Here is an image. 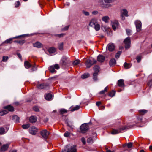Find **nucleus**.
<instances>
[{
	"label": "nucleus",
	"mask_w": 152,
	"mask_h": 152,
	"mask_svg": "<svg viewBox=\"0 0 152 152\" xmlns=\"http://www.w3.org/2000/svg\"><path fill=\"white\" fill-rule=\"evenodd\" d=\"M132 143L131 142H129L127 144H126L124 145V147H125L127 146V147L129 148L132 147Z\"/></svg>",
	"instance_id": "38"
},
{
	"label": "nucleus",
	"mask_w": 152,
	"mask_h": 152,
	"mask_svg": "<svg viewBox=\"0 0 152 152\" xmlns=\"http://www.w3.org/2000/svg\"><path fill=\"white\" fill-rule=\"evenodd\" d=\"M80 60H76L74 61L73 62V64L74 65H77L79 63Z\"/></svg>",
	"instance_id": "49"
},
{
	"label": "nucleus",
	"mask_w": 152,
	"mask_h": 152,
	"mask_svg": "<svg viewBox=\"0 0 152 152\" xmlns=\"http://www.w3.org/2000/svg\"><path fill=\"white\" fill-rule=\"evenodd\" d=\"M40 134L43 138L46 139L48 138L50 132L44 129L41 131Z\"/></svg>",
	"instance_id": "6"
},
{
	"label": "nucleus",
	"mask_w": 152,
	"mask_h": 152,
	"mask_svg": "<svg viewBox=\"0 0 152 152\" xmlns=\"http://www.w3.org/2000/svg\"><path fill=\"white\" fill-rule=\"evenodd\" d=\"M124 43L125 44V47L126 49L129 48L130 45V39L129 37L126 38L124 41Z\"/></svg>",
	"instance_id": "9"
},
{
	"label": "nucleus",
	"mask_w": 152,
	"mask_h": 152,
	"mask_svg": "<svg viewBox=\"0 0 152 152\" xmlns=\"http://www.w3.org/2000/svg\"><path fill=\"white\" fill-rule=\"evenodd\" d=\"M6 133L4 128L1 127L0 128V135H2Z\"/></svg>",
	"instance_id": "41"
},
{
	"label": "nucleus",
	"mask_w": 152,
	"mask_h": 152,
	"mask_svg": "<svg viewBox=\"0 0 152 152\" xmlns=\"http://www.w3.org/2000/svg\"><path fill=\"white\" fill-rule=\"evenodd\" d=\"M87 142L88 143H92L93 142V140L92 138L91 137H89L87 140Z\"/></svg>",
	"instance_id": "45"
},
{
	"label": "nucleus",
	"mask_w": 152,
	"mask_h": 152,
	"mask_svg": "<svg viewBox=\"0 0 152 152\" xmlns=\"http://www.w3.org/2000/svg\"><path fill=\"white\" fill-rule=\"evenodd\" d=\"M124 15L121 14V18L122 20H124L125 19V17Z\"/></svg>",
	"instance_id": "61"
},
{
	"label": "nucleus",
	"mask_w": 152,
	"mask_h": 152,
	"mask_svg": "<svg viewBox=\"0 0 152 152\" xmlns=\"http://www.w3.org/2000/svg\"><path fill=\"white\" fill-rule=\"evenodd\" d=\"M100 5H101L104 8H108L110 7V4H103L104 3L103 1H99V2Z\"/></svg>",
	"instance_id": "20"
},
{
	"label": "nucleus",
	"mask_w": 152,
	"mask_h": 152,
	"mask_svg": "<svg viewBox=\"0 0 152 152\" xmlns=\"http://www.w3.org/2000/svg\"><path fill=\"white\" fill-rule=\"evenodd\" d=\"M8 113V111L7 110H4L1 112H0V115L1 116H3L7 113Z\"/></svg>",
	"instance_id": "40"
},
{
	"label": "nucleus",
	"mask_w": 152,
	"mask_h": 152,
	"mask_svg": "<svg viewBox=\"0 0 152 152\" xmlns=\"http://www.w3.org/2000/svg\"><path fill=\"white\" fill-rule=\"evenodd\" d=\"M64 135L66 137H69L70 136V133L68 132H66L64 134Z\"/></svg>",
	"instance_id": "52"
},
{
	"label": "nucleus",
	"mask_w": 152,
	"mask_h": 152,
	"mask_svg": "<svg viewBox=\"0 0 152 152\" xmlns=\"http://www.w3.org/2000/svg\"><path fill=\"white\" fill-rule=\"evenodd\" d=\"M96 105L97 106H99L101 104V102H98L96 103Z\"/></svg>",
	"instance_id": "64"
},
{
	"label": "nucleus",
	"mask_w": 152,
	"mask_h": 152,
	"mask_svg": "<svg viewBox=\"0 0 152 152\" xmlns=\"http://www.w3.org/2000/svg\"><path fill=\"white\" fill-rule=\"evenodd\" d=\"M93 27L95 28L96 30L97 31H99L100 29V26L99 24L98 23L97 24H96L95 26Z\"/></svg>",
	"instance_id": "39"
},
{
	"label": "nucleus",
	"mask_w": 152,
	"mask_h": 152,
	"mask_svg": "<svg viewBox=\"0 0 152 152\" xmlns=\"http://www.w3.org/2000/svg\"><path fill=\"white\" fill-rule=\"evenodd\" d=\"M98 23L97 20L95 18H93L91 20L89 23V25L91 27H94L95 26L96 24Z\"/></svg>",
	"instance_id": "14"
},
{
	"label": "nucleus",
	"mask_w": 152,
	"mask_h": 152,
	"mask_svg": "<svg viewBox=\"0 0 152 152\" xmlns=\"http://www.w3.org/2000/svg\"><path fill=\"white\" fill-rule=\"evenodd\" d=\"M108 88V86H106L104 90H102L100 91L99 94H105L106 92H107V91Z\"/></svg>",
	"instance_id": "30"
},
{
	"label": "nucleus",
	"mask_w": 152,
	"mask_h": 152,
	"mask_svg": "<svg viewBox=\"0 0 152 152\" xmlns=\"http://www.w3.org/2000/svg\"><path fill=\"white\" fill-rule=\"evenodd\" d=\"M126 129V127H125L119 128L118 129H112L111 133L112 134H116L121 132L122 130H124Z\"/></svg>",
	"instance_id": "7"
},
{
	"label": "nucleus",
	"mask_w": 152,
	"mask_h": 152,
	"mask_svg": "<svg viewBox=\"0 0 152 152\" xmlns=\"http://www.w3.org/2000/svg\"><path fill=\"white\" fill-rule=\"evenodd\" d=\"M80 108V105H76L75 107L72 106L70 108V110L71 111H74L79 109Z\"/></svg>",
	"instance_id": "23"
},
{
	"label": "nucleus",
	"mask_w": 152,
	"mask_h": 152,
	"mask_svg": "<svg viewBox=\"0 0 152 152\" xmlns=\"http://www.w3.org/2000/svg\"><path fill=\"white\" fill-rule=\"evenodd\" d=\"M33 46L34 47L40 48L42 47V44L39 42H36L35 43L33 44Z\"/></svg>",
	"instance_id": "18"
},
{
	"label": "nucleus",
	"mask_w": 152,
	"mask_h": 152,
	"mask_svg": "<svg viewBox=\"0 0 152 152\" xmlns=\"http://www.w3.org/2000/svg\"><path fill=\"white\" fill-rule=\"evenodd\" d=\"M9 146V144H6L3 145L1 148L0 150L1 151H4L6 150Z\"/></svg>",
	"instance_id": "21"
},
{
	"label": "nucleus",
	"mask_w": 152,
	"mask_h": 152,
	"mask_svg": "<svg viewBox=\"0 0 152 152\" xmlns=\"http://www.w3.org/2000/svg\"><path fill=\"white\" fill-rule=\"evenodd\" d=\"M111 25L113 29L115 31L118 27L119 23L117 20H114L111 22Z\"/></svg>",
	"instance_id": "12"
},
{
	"label": "nucleus",
	"mask_w": 152,
	"mask_h": 152,
	"mask_svg": "<svg viewBox=\"0 0 152 152\" xmlns=\"http://www.w3.org/2000/svg\"><path fill=\"white\" fill-rule=\"evenodd\" d=\"M83 14L86 16H88L89 15V13L87 12L83 11Z\"/></svg>",
	"instance_id": "59"
},
{
	"label": "nucleus",
	"mask_w": 152,
	"mask_h": 152,
	"mask_svg": "<svg viewBox=\"0 0 152 152\" xmlns=\"http://www.w3.org/2000/svg\"><path fill=\"white\" fill-rule=\"evenodd\" d=\"M102 20L104 22L107 23L109 21L110 18L108 16H104L102 17Z\"/></svg>",
	"instance_id": "28"
},
{
	"label": "nucleus",
	"mask_w": 152,
	"mask_h": 152,
	"mask_svg": "<svg viewBox=\"0 0 152 152\" xmlns=\"http://www.w3.org/2000/svg\"><path fill=\"white\" fill-rule=\"evenodd\" d=\"M69 59L65 56H63L61 60V63L62 64L65 65L69 63Z\"/></svg>",
	"instance_id": "11"
},
{
	"label": "nucleus",
	"mask_w": 152,
	"mask_h": 152,
	"mask_svg": "<svg viewBox=\"0 0 152 152\" xmlns=\"http://www.w3.org/2000/svg\"><path fill=\"white\" fill-rule=\"evenodd\" d=\"M104 56L99 55L98 56L97 59L99 62H102L104 61Z\"/></svg>",
	"instance_id": "19"
},
{
	"label": "nucleus",
	"mask_w": 152,
	"mask_h": 152,
	"mask_svg": "<svg viewBox=\"0 0 152 152\" xmlns=\"http://www.w3.org/2000/svg\"><path fill=\"white\" fill-rule=\"evenodd\" d=\"M81 141L83 144L85 145L86 144V139L84 137H82L81 139Z\"/></svg>",
	"instance_id": "54"
},
{
	"label": "nucleus",
	"mask_w": 152,
	"mask_h": 152,
	"mask_svg": "<svg viewBox=\"0 0 152 152\" xmlns=\"http://www.w3.org/2000/svg\"><path fill=\"white\" fill-rule=\"evenodd\" d=\"M64 150L66 152H77L75 145L70 146V145H67L64 147Z\"/></svg>",
	"instance_id": "1"
},
{
	"label": "nucleus",
	"mask_w": 152,
	"mask_h": 152,
	"mask_svg": "<svg viewBox=\"0 0 152 152\" xmlns=\"http://www.w3.org/2000/svg\"><path fill=\"white\" fill-rule=\"evenodd\" d=\"M20 4V2L19 1H18L15 3V6L16 7H17L19 6Z\"/></svg>",
	"instance_id": "53"
},
{
	"label": "nucleus",
	"mask_w": 152,
	"mask_h": 152,
	"mask_svg": "<svg viewBox=\"0 0 152 152\" xmlns=\"http://www.w3.org/2000/svg\"><path fill=\"white\" fill-rule=\"evenodd\" d=\"M8 57L7 56H3V59L2 60V61L6 62L8 59Z\"/></svg>",
	"instance_id": "47"
},
{
	"label": "nucleus",
	"mask_w": 152,
	"mask_h": 152,
	"mask_svg": "<svg viewBox=\"0 0 152 152\" xmlns=\"http://www.w3.org/2000/svg\"><path fill=\"white\" fill-rule=\"evenodd\" d=\"M115 91L113 90L109 93L108 95L109 96L113 97L115 96Z\"/></svg>",
	"instance_id": "37"
},
{
	"label": "nucleus",
	"mask_w": 152,
	"mask_h": 152,
	"mask_svg": "<svg viewBox=\"0 0 152 152\" xmlns=\"http://www.w3.org/2000/svg\"><path fill=\"white\" fill-rule=\"evenodd\" d=\"M45 99L47 100H50L52 99V95L50 93H48L45 95Z\"/></svg>",
	"instance_id": "22"
},
{
	"label": "nucleus",
	"mask_w": 152,
	"mask_h": 152,
	"mask_svg": "<svg viewBox=\"0 0 152 152\" xmlns=\"http://www.w3.org/2000/svg\"><path fill=\"white\" fill-rule=\"evenodd\" d=\"M96 61L94 59H87L85 63L87 68H89L94 64L96 63Z\"/></svg>",
	"instance_id": "2"
},
{
	"label": "nucleus",
	"mask_w": 152,
	"mask_h": 152,
	"mask_svg": "<svg viewBox=\"0 0 152 152\" xmlns=\"http://www.w3.org/2000/svg\"><path fill=\"white\" fill-rule=\"evenodd\" d=\"M17 55L18 57L20 58V59L21 60H22V56L21 54L19 53H18L17 54Z\"/></svg>",
	"instance_id": "63"
},
{
	"label": "nucleus",
	"mask_w": 152,
	"mask_h": 152,
	"mask_svg": "<svg viewBox=\"0 0 152 152\" xmlns=\"http://www.w3.org/2000/svg\"><path fill=\"white\" fill-rule=\"evenodd\" d=\"M121 14L124 15L126 17H128V11L126 10L125 9H123L121 10Z\"/></svg>",
	"instance_id": "24"
},
{
	"label": "nucleus",
	"mask_w": 152,
	"mask_h": 152,
	"mask_svg": "<svg viewBox=\"0 0 152 152\" xmlns=\"http://www.w3.org/2000/svg\"><path fill=\"white\" fill-rule=\"evenodd\" d=\"M56 51V49L54 48H50L48 50V51L50 53H53Z\"/></svg>",
	"instance_id": "31"
},
{
	"label": "nucleus",
	"mask_w": 152,
	"mask_h": 152,
	"mask_svg": "<svg viewBox=\"0 0 152 152\" xmlns=\"http://www.w3.org/2000/svg\"><path fill=\"white\" fill-rule=\"evenodd\" d=\"M148 85L150 87H152V80H150L148 82Z\"/></svg>",
	"instance_id": "55"
},
{
	"label": "nucleus",
	"mask_w": 152,
	"mask_h": 152,
	"mask_svg": "<svg viewBox=\"0 0 152 152\" xmlns=\"http://www.w3.org/2000/svg\"><path fill=\"white\" fill-rule=\"evenodd\" d=\"M38 87L39 89H45L46 88V86L44 84H41L38 86Z\"/></svg>",
	"instance_id": "36"
},
{
	"label": "nucleus",
	"mask_w": 152,
	"mask_h": 152,
	"mask_svg": "<svg viewBox=\"0 0 152 152\" xmlns=\"http://www.w3.org/2000/svg\"><path fill=\"white\" fill-rule=\"evenodd\" d=\"M88 124L85 123L82 124L80 126V130L82 133H84L88 129Z\"/></svg>",
	"instance_id": "4"
},
{
	"label": "nucleus",
	"mask_w": 152,
	"mask_h": 152,
	"mask_svg": "<svg viewBox=\"0 0 152 152\" xmlns=\"http://www.w3.org/2000/svg\"><path fill=\"white\" fill-rule=\"evenodd\" d=\"M37 121V118L35 116H31L29 118V121L31 123H35Z\"/></svg>",
	"instance_id": "27"
},
{
	"label": "nucleus",
	"mask_w": 152,
	"mask_h": 152,
	"mask_svg": "<svg viewBox=\"0 0 152 152\" xmlns=\"http://www.w3.org/2000/svg\"><path fill=\"white\" fill-rule=\"evenodd\" d=\"M24 36V35H22L19 36H16V37H14L13 38H9V39H7L6 40H5L4 42V43H11L12 42V40L13 39H16V38H18L20 37Z\"/></svg>",
	"instance_id": "16"
},
{
	"label": "nucleus",
	"mask_w": 152,
	"mask_h": 152,
	"mask_svg": "<svg viewBox=\"0 0 152 152\" xmlns=\"http://www.w3.org/2000/svg\"><path fill=\"white\" fill-rule=\"evenodd\" d=\"M131 66V65L130 63H127L125 62L124 64V67L125 69H128L130 68Z\"/></svg>",
	"instance_id": "29"
},
{
	"label": "nucleus",
	"mask_w": 152,
	"mask_h": 152,
	"mask_svg": "<svg viewBox=\"0 0 152 152\" xmlns=\"http://www.w3.org/2000/svg\"><path fill=\"white\" fill-rule=\"evenodd\" d=\"M118 84L119 86L123 87L124 86V80L122 79L119 80L118 81Z\"/></svg>",
	"instance_id": "17"
},
{
	"label": "nucleus",
	"mask_w": 152,
	"mask_h": 152,
	"mask_svg": "<svg viewBox=\"0 0 152 152\" xmlns=\"http://www.w3.org/2000/svg\"><path fill=\"white\" fill-rule=\"evenodd\" d=\"M116 64V61L114 58L112 59L110 61L109 64L110 66H113Z\"/></svg>",
	"instance_id": "26"
},
{
	"label": "nucleus",
	"mask_w": 152,
	"mask_h": 152,
	"mask_svg": "<svg viewBox=\"0 0 152 152\" xmlns=\"http://www.w3.org/2000/svg\"><path fill=\"white\" fill-rule=\"evenodd\" d=\"M66 112H67V111L64 109H61L60 110V113L61 114H64Z\"/></svg>",
	"instance_id": "50"
},
{
	"label": "nucleus",
	"mask_w": 152,
	"mask_h": 152,
	"mask_svg": "<svg viewBox=\"0 0 152 152\" xmlns=\"http://www.w3.org/2000/svg\"><path fill=\"white\" fill-rule=\"evenodd\" d=\"M24 64L25 67L27 69L32 67V71H34L36 70L37 69V67L34 65L33 66L28 61H25L24 62Z\"/></svg>",
	"instance_id": "3"
},
{
	"label": "nucleus",
	"mask_w": 152,
	"mask_h": 152,
	"mask_svg": "<svg viewBox=\"0 0 152 152\" xmlns=\"http://www.w3.org/2000/svg\"><path fill=\"white\" fill-rule=\"evenodd\" d=\"M126 31L127 34L128 35H129L132 34V31L131 30L128 29H126Z\"/></svg>",
	"instance_id": "48"
},
{
	"label": "nucleus",
	"mask_w": 152,
	"mask_h": 152,
	"mask_svg": "<svg viewBox=\"0 0 152 152\" xmlns=\"http://www.w3.org/2000/svg\"><path fill=\"white\" fill-rule=\"evenodd\" d=\"M30 125L29 124H23L22 126V127L24 129H27L30 127Z\"/></svg>",
	"instance_id": "43"
},
{
	"label": "nucleus",
	"mask_w": 152,
	"mask_h": 152,
	"mask_svg": "<svg viewBox=\"0 0 152 152\" xmlns=\"http://www.w3.org/2000/svg\"><path fill=\"white\" fill-rule=\"evenodd\" d=\"M89 76V74L88 73H86L82 75L81 76V77L82 79H85L88 78Z\"/></svg>",
	"instance_id": "33"
},
{
	"label": "nucleus",
	"mask_w": 152,
	"mask_h": 152,
	"mask_svg": "<svg viewBox=\"0 0 152 152\" xmlns=\"http://www.w3.org/2000/svg\"><path fill=\"white\" fill-rule=\"evenodd\" d=\"M13 119L14 121L16 122H18L19 120V118L17 116L15 115L13 116Z\"/></svg>",
	"instance_id": "32"
},
{
	"label": "nucleus",
	"mask_w": 152,
	"mask_h": 152,
	"mask_svg": "<svg viewBox=\"0 0 152 152\" xmlns=\"http://www.w3.org/2000/svg\"><path fill=\"white\" fill-rule=\"evenodd\" d=\"M105 3H110L112 2V0H104Z\"/></svg>",
	"instance_id": "60"
},
{
	"label": "nucleus",
	"mask_w": 152,
	"mask_h": 152,
	"mask_svg": "<svg viewBox=\"0 0 152 152\" xmlns=\"http://www.w3.org/2000/svg\"><path fill=\"white\" fill-rule=\"evenodd\" d=\"M24 42L25 41L23 40L22 41H19L18 42V43L21 44L24 43Z\"/></svg>",
	"instance_id": "62"
},
{
	"label": "nucleus",
	"mask_w": 152,
	"mask_h": 152,
	"mask_svg": "<svg viewBox=\"0 0 152 152\" xmlns=\"http://www.w3.org/2000/svg\"><path fill=\"white\" fill-rule=\"evenodd\" d=\"M33 110L36 112H38L39 111V109L38 107L37 106H34L33 107Z\"/></svg>",
	"instance_id": "51"
},
{
	"label": "nucleus",
	"mask_w": 152,
	"mask_h": 152,
	"mask_svg": "<svg viewBox=\"0 0 152 152\" xmlns=\"http://www.w3.org/2000/svg\"><path fill=\"white\" fill-rule=\"evenodd\" d=\"M64 35V34H56V36H58L59 37H63Z\"/></svg>",
	"instance_id": "58"
},
{
	"label": "nucleus",
	"mask_w": 152,
	"mask_h": 152,
	"mask_svg": "<svg viewBox=\"0 0 152 152\" xmlns=\"http://www.w3.org/2000/svg\"><path fill=\"white\" fill-rule=\"evenodd\" d=\"M138 62H139L141 59V57L140 56H138L136 58Z\"/></svg>",
	"instance_id": "56"
},
{
	"label": "nucleus",
	"mask_w": 152,
	"mask_h": 152,
	"mask_svg": "<svg viewBox=\"0 0 152 152\" xmlns=\"http://www.w3.org/2000/svg\"><path fill=\"white\" fill-rule=\"evenodd\" d=\"M58 49L60 50H62L63 49V42H61L58 43Z\"/></svg>",
	"instance_id": "34"
},
{
	"label": "nucleus",
	"mask_w": 152,
	"mask_h": 152,
	"mask_svg": "<svg viewBox=\"0 0 152 152\" xmlns=\"http://www.w3.org/2000/svg\"><path fill=\"white\" fill-rule=\"evenodd\" d=\"M4 108L7 109L8 111H13L14 110V108L13 107L10 105L4 107Z\"/></svg>",
	"instance_id": "25"
},
{
	"label": "nucleus",
	"mask_w": 152,
	"mask_h": 152,
	"mask_svg": "<svg viewBox=\"0 0 152 152\" xmlns=\"http://www.w3.org/2000/svg\"><path fill=\"white\" fill-rule=\"evenodd\" d=\"M115 48V46L113 43H110L107 45L106 47V50L110 51H112Z\"/></svg>",
	"instance_id": "10"
},
{
	"label": "nucleus",
	"mask_w": 152,
	"mask_h": 152,
	"mask_svg": "<svg viewBox=\"0 0 152 152\" xmlns=\"http://www.w3.org/2000/svg\"><path fill=\"white\" fill-rule=\"evenodd\" d=\"M134 23L136 26L137 31L138 32L140 31L141 30V22L139 20H137L135 21Z\"/></svg>",
	"instance_id": "5"
},
{
	"label": "nucleus",
	"mask_w": 152,
	"mask_h": 152,
	"mask_svg": "<svg viewBox=\"0 0 152 152\" xmlns=\"http://www.w3.org/2000/svg\"><path fill=\"white\" fill-rule=\"evenodd\" d=\"M98 23L97 20L95 18H93L91 20L89 23V25L91 27H94L95 26L96 24Z\"/></svg>",
	"instance_id": "15"
},
{
	"label": "nucleus",
	"mask_w": 152,
	"mask_h": 152,
	"mask_svg": "<svg viewBox=\"0 0 152 152\" xmlns=\"http://www.w3.org/2000/svg\"><path fill=\"white\" fill-rule=\"evenodd\" d=\"M59 66L58 64H55L54 65L51 66L49 68L50 71L52 73L55 72L56 71L55 69H59Z\"/></svg>",
	"instance_id": "8"
},
{
	"label": "nucleus",
	"mask_w": 152,
	"mask_h": 152,
	"mask_svg": "<svg viewBox=\"0 0 152 152\" xmlns=\"http://www.w3.org/2000/svg\"><path fill=\"white\" fill-rule=\"evenodd\" d=\"M69 28V26H65V27H64L63 28L62 31H65L66 30H67Z\"/></svg>",
	"instance_id": "57"
},
{
	"label": "nucleus",
	"mask_w": 152,
	"mask_h": 152,
	"mask_svg": "<svg viewBox=\"0 0 152 152\" xmlns=\"http://www.w3.org/2000/svg\"><path fill=\"white\" fill-rule=\"evenodd\" d=\"M139 112L141 114L143 115L146 113L147 112V111L143 109L139 110Z\"/></svg>",
	"instance_id": "42"
},
{
	"label": "nucleus",
	"mask_w": 152,
	"mask_h": 152,
	"mask_svg": "<svg viewBox=\"0 0 152 152\" xmlns=\"http://www.w3.org/2000/svg\"><path fill=\"white\" fill-rule=\"evenodd\" d=\"M122 52L121 51H118L116 54L115 57L116 58H119Z\"/></svg>",
	"instance_id": "46"
},
{
	"label": "nucleus",
	"mask_w": 152,
	"mask_h": 152,
	"mask_svg": "<svg viewBox=\"0 0 152 152\" xmlns=\"http://www.w3.org/2000/svg\"><path fill=\"white\" fill-rule=\"evenodd\" d=\"M98 73L94 72L93 74V79L94 81H96L97 80V76Z\"/></svg>",
	"instance_id": "44"
},
{
	"label": "nucleus",
	"mask_w": 152,
	"mask_h": 152,
	"mask_svg": "<svg viewBox=\"0 0 152 152\" xmlns=\"http://www.w3.org/2000/svg\"><path fill=\"white\" fill-rule=\"evenodd\" d=\"M94 72L98 73L99 70V66H96L94 67Z\"/></svg>",
	"instance_id": "35"
},
{
	"label": "nucleus",
	"mask_w": 152,
	"mask_h": 152,
	"mask_svg": "<svg viewBox=\"0 0 152 152\" xmlns=\"http://www.w3.org/2000/svg\"><path fill=\"white\" fill-rule=\"evenodd\" d=\"M37 128L34 126L32 127L29 129L30 133L32 134H35L37 132Z\"/></svg>",
	"instance_id": "13"
}]
</instances>
